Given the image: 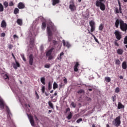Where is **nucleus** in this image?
<instances>
[{
    "mask_svg": "<svg viewBox=\"0 0 127 127\" xmlns=\"http://www.w3.org/2000/svg\"><path fill=\"white\" fill-rule=\"evenodd\" d=\"M41 91H42V93H43V94H44V93H45V86H42Z\"/></svg>",
    "mask_w": 127,
    "mask_h": 127,
    "instance_id": "37",
    "label": "nucleus"
},
{
    "mask_svg": "<svg viewBox=\"0 0 127 127\" xmlns=\"http://www.w3.org/2000/svg\"><path fill=\"white\" fill-rule=\"evenodd\" d=\"M1 27L2 28H5L6 27V22L4 20H3L1 23Z\"/></svg>",
    "mask_w": 127,
    "mask_h": 127,
    "instance_id": "14",
    "label": "nucleus"
},
{
    "mask_svg": "<svg viewBox=\"0 0 127 127\" xmlns=\"http://www.w3.org/2000/svg\"><path fill=\"white\" fill-rule=\"evenodd\" d=\"M124 44H127V36H126L124 38Z\"/></svg>",
    "mask_w": 127,
    "mask_h": 127,
    "instance_id": "41",
    "label": "nucleus"
},
{
    "mask_svg": "<svg viewBox=\"0 0 127 127\" xmlns=\"http://www.w3.org/2000/svg\"><path fill=\"white\" fill-rule=\"evenodd\" d=\"M53 43H54V44H56V43H57V41L55 40H53Z\"/></svg>",
    "mask_w": 127,
    "mask_h": 127,
    "instance_id": "61",
    "label": "nucleus"
},
{
    "mask_svg": "<svg viewBox=\"0 0 127 127\" xmlns=\"http://www.w3.org/2000/svg\"><path fill=\"white\" fill-rule=\"evenodd\" d=\"M82 121H83V119L82 118H80L76 121V123L77 124H80V122H82Z\"/></svg>",
    "mask_w": 127,
    "mask_h": 127,
    "instance_id": "42",
    "label": "nucleus"
},
{
    "mask_svg": "<svg viewBox=\"0 0 127 127\" xmlns=\"http://www.w3.org/2000/svg\"><path fill=\"white\" fill-rule=\"evenodd\" d=\"M57 88H58V84H57V83H56V82H55L53 84V89L55 90Z\"/></svg>",
    "mask_w": 127,
    "mask_h": 127,
    "instance_id": "31",
    "label": "nucleus"
},
{
    "mask_svg": "<svg viewBox=\"0 0 127 127\" xmlns=\"http://www.w3.org/2000/svg\"><path fill=\"white\" fill-rule=\"evenodd\" d=\"M86 100L87 101H91V98L87 97Z\"/></svg>",
    "mask_w": 127,
    "mask_h": 127,
    "instance_id": "63",
    "label": "nucleus"
},
{
    "mask_svg": "<svg viewBox=\"0 0 127 127\" xmlns=\"http://www.w3.org/2000/svg\"><path fill=\"white\" fill-rule=\"evenodd\" d=\"M12 47H13V46H12V45H9L8 48L9 49H12Z\"/></svg>",
    "mask_w": 127,
    "mask_h": 127,
    "instance_id": "56",
    "label": "nucleus"
},
{
    "mask_svg": "<svg viewBox=\"0 0 127 127\" xmlns=\"http://www.w3.org/2000/svg\"><path fill=\"white\" fill-rule=\"evenodd\" d=\"M105 2H106L105 0H97L96 1V6L98 7H100L101 10L104 11L106 9V5H105Z\"/></svg>",
    "mask_w": 127,
    "mask_h": 127,
    "instance_id": "2",
    "label": "nucleus"
},
{
    "mask_svg": "<svg viewBox=\"0 0 127 127\" xmlns=\"http://www.w3.org/2000/svg\"><path fill=\"white\" fill-rule=\"evenodd\" d=\"M115 27L116 28H119V25H120V29L122 31L127 32V24L125 23V21L122 19H117L115 23Z\"/></svg>",
    "mask_w": 127,
    "mask_h": 127,
    "instance_id": "1",
    "label": "nucleus"
},
{
    "mask_svg": "<svg viewBox=\"0 0 127 127\" xmlns=\"http://www.w3.org/2000/svg\"><path fill=\"white\" fill-rule=\"evenodd\" d=\"M115 93H120V87H117L116 89H115Z\"/></svg>",
    "mask_w": 127,
    "mask_h": 127,
    "instance_id": "39",
    "label": "nucleus"
},
{
    "mask_svg": "<svg viewBox=\"0 0 127 127\" xmlns=\"http://www.w3.org/2000/svg\"><path fill=\"white\" fill-rule=\"evenodd\" d=\"M34 118L36 121H38V118L36 117V115H34Z\"/></svg>",
    "mask_w": 127,
    "mask_h": 127,
    "instance_id": "60",
    "label": "nucleus"
},
{
    "mask_svg": "<svg viewBox=\"0 0 127 127\" xmlns=\"http://www.w3.org/2000/svg\"><path fill=\"white\" fill-rule=\"evenodd\" d=\"M72 117H73V115L72 114V113L70 112L69 115H68L67 117V120H70V119H72Z\"/></svg>",
    "mask_w": 127,
    "mask_h": 127,
    "instance_id": "32",
    "label": "nucleus"
},
{
    "mask_svg": "<svg viewBox=\"0 0 127 127\" xmlns=\"http://www.w3.org/2000/svg\"><path fill=\"white\" fill-rule=\"evenodd\" d=\"M114 34L117 40H120L122 39V32H120V31L116 30L114 32Z\"/></svg>",
    "mask_w": 127,
    "mask_h": 127,
    "instance_id": "5",
    "label": "nucleus"
},
{
    "mask_svg": "<svg viewBox=\"0 0 127 127\" xmlns=\"http://www.w3.org/2000/svg\"><path fill=\"white\" fill-rule=\"evenodd\" d=\"M118 110H121V109H125V106L122 104V103L119 102L118 105Z\"/></svg>",
    "mask_w": 127,
    "mask_h": 127,
    "instance_id": "17",
    "label": "nucleus"
},
{
    "mask_svg": "<svg viewBox=\"0 0 127 127\" xmlns=\"http://www.w3.org/2000/svg\"><path fill=\"white\" fill-rule=\"evenodd\" d=\"M13 38L14 39H15V38H18V37L16 35H14Z\"/></svg>",
    "mask_w": 127,
    "mask_h": 127,
    "instance_id": "58",
    "label": "nucleus"
},
{
    "mask_svg": "<svg viewBox=\"0 0 127 127\" xmlns=\"http://www.w3.org/2000/svg\"><path fill=\"white\" fill-rule=\"evenodd\" d=\"M116 95L112 96V100H113V102H115V99H116Z\"/></svg>",
    "mask_w": 127,
    "mask_h": 127,
    "instance_id": "50",
    "label": "nucleus"
},
{
    "mask_svg": "<svg viewBox=\"0 0 127 127\" xmlns=\"http://www.w3.org/2000/svg\"><path fill=\"white\" fill-rule=\"evenodd\" d=\"M63 45L64 46H66V47H67V48H69V47H71V45H70V43H69V42H65V40H63Z\"/></svg>",
    "mask_w": 127,
    "mask_h": 127,
    "instance_id": "13",
    "label": "nucleus"
},
{
    "mask_svg": "<svg viewBox=\"0 0 127 127\" xmlns=\"http://www.w3.org/2000/svg\"><path fill=\"white\" fill-rule=\"evenodd\" d=\"M119 78H120V79H124V77L123 76H122V75H120L119 76Z\"/></svg>",
    "mask_w": 127,
    "mask_h": 127,
    "instance_id": "64",
    "label": "nucleus"
},
{
    "mask_svg": "<svg viewBox=\"0 0 127 127\" xmlns=\"http://www.w3.org/2000/svg\"><path fill=\"white\" fill-rule=\"evenodd\" d=\"M63 55H64V53H63V52L61 53H60V57H58V58H57V59H58V60L61 61V60L62 59V56H63Z\"/></svg>",
    "mask_w": 127,
    "mask_h": 127,
    "instance_id": "26",
    "label": "nucleus"
},
{
    "mask_svg": "<svg viewBox=\"0 0 127 127\" xmlns=\"http://www.w3.org/2000/svg\"><path fill=\"white\" fill-rule=\"evenodd\" d=\"M17 7L19 9H23V8H24L25 7V5L24 4V3L22 2H20L17 5Z\"/></svg>",
    "mask_w": 127,
    "mask_h": 127,
    "instance_id": "10",
    "label": "nucleus"
},
{
    "mask_svg": "<svg viewBox=\"0 0 127 127\" xmlns=\"http://www.w3.org/2000/svg\"><path fill=\"white\" fill-rule=\"evenodd\" d=\"M88 33L89 34H90L91 35H93V33H91V32H90V30H88Z\"/></svg>",
    "mask_w": 127,
    "mask_h": 127,
    "instance_id": "62",
    "label": "nucleus"
},
{
    "mask_svg": "<svg viewBox=\"0 0 127 127\" xmlns=\"http://www.w3.org/2000/svg\"><path fill=\"white\" fill-rule=\"evenodd\" d=\"M79 66H80V64H79V63L76 62L73 67L74 72H78V71H79V69H78V67H79Z\"/></svg>",
    "mask_w": 127,
    "mask_h": 127,
    "instance_id": "11",
    "label": "nucleus"
},
{
    "mask_svg": "<svg viewBox=\"0 0 127 127\" xmlns=\"http://www.w3.org/2000/svg\"><path fill=\"white\" fill-rule=\"evenodd\" d=\"M84 93H85L84 89H80L77 91V94H83Z\"/></svg>",
    "mask_w": 127,
    "mask_h": 127,
    "instance_id": "33",
    "label": "nucleus"
},
{
    "mask_svg": "<svg viewBox=\"0 0 127 127\" xmlns=\"http://www.w3.org/2000/svg\"><path fill=\"white\" fill-rule=\"evenodd\" d=\"M48 105L51 109H54V106L53 105V103L51 102V101H49L48 102Z\"/></svg>",
    "mask_w": 127,
    "mask_h": 127,
    "instance_id": "23",
    "label": "nucleus"
},
{
    "mask_svg": "<svg viewBox=\"0 0 127 127\" xmlns=\"http://www.w3.org/2000/svg\"><path fill=\"white\" fill-rule=\"evenodd\" d=\"M27 116L32 127H34L35 124L34 123V120H33V117L30 114H27Z\"/></svg>",
    "mask_w": 127,
    "mask_h": 127,
    "instance_id": "7",
    "label": "nucleus"
},
{
    "mask_svg": "<svg viewBox=\"0 0 127 127\" xmlns=\"http://www.w3.org/2000/svg\"><path fill=\"white\" fill-rule=\"evenodd\" d=\"M64 84H67V78L64 77Z\"/></svg>",
    "mask_w": 127,
    "mask_h": 127,
    "instance_id": "53",
    "label": "nucleus"
},
{
    "mask_svg": "<svg viewBox=\"0 0 127 127\" xmlns=\"http://www.w3.org/2000/svg\"><path fill=\"white\" fill-rule=\"evenodd\" d=\"M53 50H54V48H52L51 49L49 50L46 53V56L47 57H48V56H50V55H52Z\"/></svg>",
    "mask_w": 127,
    "mask_h": 127,
    "instance_id": "12",
    "label": "nucleus"
},
{
    "mask_svg": "<svg viewBox=\"0 0 127 127\" xmlns=\"http://www.w3.org/2000/svg\"><path fill=\"white\" fill-rule=\"evenodd\" d=\"M52 89V84H51V82H49L48 83V89L51 90Z\"/></svg>",
    "mask_w": 127,
    "mask_h": 127,
    "instance_id": "35",
    "label": "nucleus"
},
{
    "mask_svg": "<svg viewBox=\"0 0 127 127\" xmlns=\"http://www.w3.org/2000/svg\"><path fill=\"white\" fill-rule=\"evenodd\" d=\"M19 12V9L18 8H15L14 10V14H17Z\"/></svg>",
    "mask_w": 127,
    "mask_h": 127,
    "instance_id": "24",
    "label": "nucleus"
},
{
    "mask_svg": "<svg viewBox=\"0 0 127 127\" xmlns=\"http://www.w3.org/2000/svg\"><path fill=\"white\" fill-rule=\"evenodd\" d=\"M117 54L118 55H123L124 53V50L122 49H119L117 51Z\"/></svg>",
    "mask_w": 127,
    "mask_h": 127,
    "instance_id": "16",
    "label": "nucleus"
},
{
    "mask_svg": "<svg viewBox=\"0 0 127 127\" xmlns=\"http://www.w3.org/2000/svg\"><path fill=\"white\" fill-rule=\"evenodd\" d=\"M71 106L73 108H76V104H75L74 102H71Z\"/></svg>",
    "mask_w": 127,
    "mask_h": 127,
    "instance_id": "47",
    "label": "nucleus"
},
{
    "mask_svg": "<svg viewBox=\"0 0 127 127\" xmlns=\"http://www.w3.org/2000/svg\"><path fill=\"white\" fill-rule=\"evenodd\" d=\"M118 4L119 5V8L122 7V6L121 5V2L120 1V0H118Z\"/></svg>",
    "mask_w": 127,
    "mask_h": 127,
    "instance_id": "59",
    "label": "nucleus"
},
{
    "mask_svg": "<svg viewBox=\"0 0 127 127\" xmlns=\"http://www.w3.org/2000/svg\"><path fill=\"white\" fill-rule=\"evenodd\" d=\"M0 109H4V102L2 99H0Z\"/></svg>",
    "mask_w": 127,
    "mask_h": 127,
    "instance_id": "15",
    "label": "nucleus"
},
{
    "mask_svg": "<svg viewBox=\"0 0 127 127\" xmlns=\"http://www.w3.org/2000/svg\"><path fill=\"white\" fill-rule=\"evenodd\" d=\"M16 22H17V24H18V25H20V26H21V25H22V20H21V19H17Z\"/></svg>",
    "mask_w": 127,
    "mask_h": 127,
    "instance_id": "20",
    "label": "nucleus"
},
{
    "mask_svg": "<svg viewBox=\"0 0 127 127\" xmlns=\"http://www.w3.org/2000/svg\"><path fill=\"white\" fill-rule=\"evenodd\" d=\"M7 113H8V115H11V113H10V110H9V109H7Z\"/></svg>",
    "mask_w": 127,
    "mask_h": 127,
    "instance_id": "51",
    "label": "nucleus"
},
{
    "mask_svg": "<svg viewBox=\"0 0 127 127\" xmlns=\"http://www.w3.org/2000/svg\"><path fill=\"white\" fill-rule=\"evenodd\" d=\"M4 8H3V5L1 3H0V11L1 12H2L3 11Z\"/></svg>",
    "mask_w": 127,
    "mask_h": 127,
    "instance_id": "30",
    "label": "nucleus"
},
{
    "mask_svg": "<svg viewBox=\"0 0 127 127\" xmlns=\"http://www.w3.org/2000/svg\"><path fill=\"white\" fill-rule=\"evenodd\" d=\"M47 33L48 36V41L49 42H51V41H52V31L49 26L47 27Z\"/></svg>",
    "mask_w": 127,
    "mask_h": 127,
    "instance_id": "3",
    "label": "nucleus"
},
{
    "mask_svg": "<svg viewBox=\"0 0 127 127\" xmlns=\"http://www.w3.org/2000/svg\"><path fill=\"white\" fill-rule=\"evenodd\" d=\"M119 13H121L122 14H123V11H122V7H119Z\"/></svg>",
    "mask_w": 127,
    "mask_h": 127,
    "instance_id": "52",
    "label": "nucleus"
},
{
    "mask_svg": "<svg viewBox=\"0 0 127 127\" xmlns=\"http://www.w3.org/2000/svg\"><path fill=\"white\" fill-rule=\"evenodd\" d=\"M112 124L113 126H115L117 127H120L121 126V116H119L117 117L114 121H113Z\"/></svg>",
    "mask_w": 127,
    "mask_h": 127,
    "instance_id": "4",
    "label": "nucleus"
},
{
    "mask_svg": "<svg viewBox=\"0 0 127 127\" xmlns=\"http://www.w3.org/2000/svg\"><path fill=\"white\" fill-rule=\"evenodd\" d=\"M46 28V23L45 22H43L42 24V29L44 30Z\"/></svg>",
    "mask_w": 127,
    "mask_h": 127,
    "instance_id": "21",
    "label": "nucleus"
},
{
    "mask_svg": "<svg viewBox=\"0 0 127 127\" xmlns=\"http://www.w3.org/2000/svg\"><path fill=\"white\" fill-rule=\"evenodd\" d=\"M21 57L23 60V61H24L25 62V61H26V59H25V57H24V55H22Z\"/></svg>",
    "mask_w": 127,
    "mask_h": 127,
    "instance_id": "48",
    "label": "nucleus"
},
{
    "mask_svg": "<svg viewBox=\"0 0 127 127\" xmlns=\"http://www.w3.org/2000/svg\"><path fill=\"white\" fill-rule=\"evenodd\" d=\"M35 95H36L37 99L39 100V95H38V93H37V92H36V91H35Z\"/></svg>",
    "mask_w": 127,
    "mask_h": 127,
    "instance_id": "45",
    "label": "nucleus"
},
{
    "mask_svg": "<svg viewBox=\"0 0 127 127\" xmlns=\"http://www.w3.org/2000/svg\"><path fill=\"white\" fill-rule=\"evenodd\" d=\"M14 5V3H13V2L12 1H11L9 3V6H13Z\"/></svg>",
    "mask_w": 127,
    "mask_h": 127,
    "instance_id": "40",
    "label": "nucleus"
},
{
    "mask_svg": "<svg viewBox=\"0 0 127 127\" xmlns=\"http://www.w3.org/2000/svg\"><path fill=\"white\" fill-rule=\"evenodd\" d=\"M66 113H68V112H70V108H66L65 110Z\"/></svg>",
    "mask_w": 127,
    "mask_h": 127,
    "instance_id": "57",
    "label": "nucleus"
},
{
    "mask_svg": "<svg viewBox=\"0 0 127 127\" xmlns=\"http://www.w3.org/2000/svg\"><path fill=\"white\" fill-rule=\"evenodd\" d=\"M34 44V40H33V39L30 40V45L33 46Z\"/></svg>",
    "mask_w": 127,
    "mask_h": 127,
    "instance_id": "38",
    "label": "nucleus"
},
{
    "mask_svg": "<svg viewBox=\"0 0 127 127\" xmlns=\"http://www.w3.org/2000/svg\"><path fill=\"white\" fill-rule=\"evenodd\" d=\"M122 68L123 69H124V70H126L127 68V62H124L122 63Z\"/></svg>",
    "mask_w": 127,
    "mask_h": 127,
    "instance_id": "18",
    "label": "nucleus"
},
{
    "mask_svg": "<svg viewBox=\"0 0 127 127\" xmlns=\"http://www.w3.org/2000/svg\"><path fill=\"white\" fill-rule=\"evenodd\" d=\"M115 11L116 13H120V11L118 8L115 9Z\"/></svg>",
    "mask_w": 127,
    "mask_h": 127,
    "instance_id": "49",
    "label": "nucleus"
},
{
    "mask_svg": "<svg viewBox=\"0 0 127 127\" xmlns=\"http://www.w3.org/2000/svg\"><path fill=\"white\" fill-rule=\"evenodd\" d=\"M3 78L4 80H9V77H8V75H7V74H4V75L3 76Z\"/></svg>",
    "mask_w": 127,
    "mask_h": 127,
    "instance_id": "34",
    "label": "nucleus"
},
{
    "mask_svg": "<svg viewBox=\"0 0 127 127\" xmlns=\"http://www.w3.org/2000/svg\"><path fill=\"white\" fill-rule=\"evenodd\" d=\"M3 4L5 8H6V7H7V6H8V2L6 1L3 2Z\"/></svg>",
    "mask_w": 127,
    "mask_h": 127,
    "instance_id": "28",
    "label": "nucleus"
},
{
    "mask_svg": "<svg viewBox=\"0 0 127 127\" xmlns=\"http://www.w3.org/2000/svg\"><path fill=\"white\" fill-rule=\"evenodd\" d=\"M114 44L116 46H120V45H119V43H118V40H115L114 42Z\"/></svg>",
    "mask_w": 127,
    "mask_h": 127,
    "instance_id": "44",
    "label": "nucleus"
},
{
    "mask_svg": "<svg viewBox=\"0 0 127 127\" xmlns=\"http://www.w3.org/2000/svg\"><path fill=\"white\" fill-rule=\"evenodd\" d=\"M103 29H104V25L103 24H100V25L99 26V30L102 31Z\"/></svg>",
    "mask_w": 127,
    "mask_h": 127,
    "instance_id": "27",
    "label": "nucleus"
},
{
    "mask_svg": "<svg viewBox=\"0 0 127 127\" xmlns=\"http://www.w3.org/2000/svg\"><path fill=\"white\" fill-rule=\"evenodd\" d=\"M69 8L70 9L71 11H74L75 10V8H76V6H75V3H74L73 0H71L69 2Z\"/></svg>",
    "mask_w": 127,
    "mask_h": 127,
    "instance_id": "8",
    "label": "nucleus"
},
{
    "mask_svg": "<svg viewBox=\"0 0 127 127\" xmlns=\"http://www.w3.org/2000/svg\"><path fill=\"white\" fill-rule=\"evenodd\" d=\"M29 63L31 66L33 65V55L31 54L29 56Z\"/></svg>",
    "mask_w": 127,
    "mask_h": 127,
    "instance_id": "9",
    "label": "nucleus"
},
{
    "mask_svg": "<svg viewBox=\"0 0 127 127\" xmlns=\"http://www.w3.org/2000/svg\"><path fill=\"white\" fill-rule=\"evenodd\" d=\"M115 64H116V65H120L121 64V61H120V60H116Z\"/></svg>",
    "mask_w": 127,
    "mask_h": 127,
    "instance_id": "36",
    "label": "nucleus"
},
{
    "mask_svg": "<svg viewBox=\"0 0 127 127\" xmlns=\"http://www.w3.org/2000/svg\"><path fill=\"white\" fill-rule=\"evenodd\" d=\"M94 40H95L96 42L99 43V41L98 40V39L96 38V37H94Z\"/></svg>",
    "mask_w": 127,
    "mask_h": 127,
    "instance_id": "55",
    "label": "nucleus"
},
{
    "mask_svg": "<svg viewBox=\"0 0 127 127\" xmlns=\"http://www.w3.org/2000/svg\"><path fill=\"white\" fill-rule=\"evenodd\" d=\"M95 22L93 20H91L89 22V25L91 27V32H94L95 29Z\"/></svg>",
    "mask_w": 127,
    "mask_h": 127,
    "instance_id": "6",
    "label": "nucleus"
},
{
    "mask_svg": "<svg viewBox=\"0 0 127 127\" xmlns=\"http://www.w3.org/2000/svg\"><path fill=\"white\" fill-rule=\"evenodd\" d=\"M45 68H49L51 67L50 64H46L44 65Z\"/></svg>",
    "mask_w": 127,
    "mask_h": 127,
    "instance_id": "43",
    "label": "nucleus"
},
{
    "mask_svg": "<svg viewBox=\"0 0 127 127\" xmlns=\"http://www.w3.org/2000/svg\"><path fill=\"white\" fill-rule=\"evenodd\" d=\"M105 80L107 82V83H110L111 82V77H105Z\"/></svg>",
    "mask_w": 127,
    "mask_h": 127,
    "instance_id": "25",
    "label": "nucleus"
},
{
    "mask_svg": "<svg viewBox=\"0 0 127 127\" xmlns=\"http://www.w3.org/2000/svg\"><path fill=\"white\" fill-rule=\"evenodd\" d=\"M48 57H49L48 60H52V59H53V56H52V55L48 56Z\"/></svg>",
    "mask_w": 127,
    "mask_h": 127,
    "instance_id": "46",
    "label": "nucleus"
},
{
    "mask_svg": "<svg viewBox=\"0 0 127 127\" xmlns=\"http://www.w3.org/2000/svg\"><path fill=\"white\" fill-rule=\"evenodd\" d=\"M60 2V0H53V5H56V4L59 3Z\"/></svg>",
    "mask_w": 127,
    "mask_h": 127,
    "instance_id": "19",
    "label": "nucleus"
},
{
    "mask_svg": "<svg viewBox=\"0 0 127 127\" xmlns=\"http://www.w3.org/2000/svg\"><path fill=\"white\" fill-rule=\"evenodd\" d=\"M4 36H5V33H2L1 34V37H4Z\"/></svg>",
    "mask_w": 127,
    "mask_h": 127,
    "instance_id": "54",
    "label": "nucleus"
},
{
    "mask_svg": "<svg viewBox=\"0 0 127 127\" xmlns=\"http://www.w3.org/2000/svg\"><path fill=\"white\" fill-rule=\"evenodd\" d=\"M41 82L44 85H45V77H43L41 78Z\"/></svg>",
    "mask_w": 127,
    "mask_h": 127,
    "instance_id": "29",
    "label": "nucleus"
},
{
    "mask_svg": "<svg viewBox=\"0 0 127 127\" xmlns=\"http://www.w3.org/2000/svg\"><path fill=\"white\" fill-rule=\"evenodd\" d=\"M17 67H20V64L18 63V62H16V65L13 66V68L16 70V69H17Z\"/></svg>",
    "mask_w": 127,
    "mask_h": 127,
    "instance_id": "22",
    "label": "nucleus"
}]
</instances>
